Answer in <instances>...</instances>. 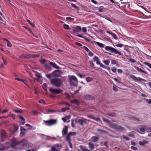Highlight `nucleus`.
Segmentation results:
<instances>
[{"label": "nucleus", "mask_w": 151, "mask_h": 151, "mask_svg": "<svg viewBox=\"0 0 151 151\" xmlns=\"http://www.w3.org/2000/svg\"><path fill=\"white\" fill-rule=\"evenodd\" d=\"M51 84L57 87H59L61 86L63 83L62 79L58 78H55L53 79H50Z\"/></svg>", "instance_id": "obj_1"}, {"label": "nucleus", "mask_w": 151, "mask_h": 151, "mask_svg": "<svg viewBox=\"0 0 151 151\" xmlns=\"http://www.w3.org/2000/svg\"><path fill=\"white\" fill-rule=\"evenodd\" d=\"M60 71L59 70H55L54 71L52 74H47L46 75V76L49 79H51L52 76L54 77H58L60 76Z\"/></svg>", "instance_id": "obj_2"}, {"label": "nucleus", "mask_w": 151, "mask_h": 151, "mask_svg": "<svg viewBox=\"0 0 151 151\" xmlns=\"http://www.w3.org/2000/svg\"><path fill=\"white\" fill-rule=\"evenodd\" d=\"M110 127L111 128L116 129L119 132L122 131L124 129L123 127L114 123L111 124Z\"/></svg>", "instance_id": "obj_3"}, {"label": "nucleus", "mask_w": 151, "mask_h": 151, "mask_svg": "<svg viewBox=\"0 0 151 151\" xmlns=\"http://www.w3.org/2000/svg\"><path fill=\"white\" fill-rule=\"evenodd\" d=\"M45 124L46 125L51 126L55 124L57 122V120L55 119H51L49 120H44Z\"/></svg>", "instance_id": "obj_4"}, {"label": "nucleus", "mask_w": 151, "mask_h": 151, "mask_svg": "<svg viewBox=\"0 0 151 151\" xmlns=\"http://www.w3.org/2000/svg\"><path fill=\"white\" fill-rule=\"evenodd\" d=\"M49 90V91L54 95L59 94L63 91L60 89H54L51 88H50Z\"/></svg>", "instance_id": "obj_5"}, {"label": "nucleus", "mask_w": 151, "mask_h": 151, "mask_svg": "<svg viewBox=\"0 0 151 151\" xmlns=\"http://www.w3.org/2000/svg\"><path fill=\"white\" fill-rule=\"evenodd\" d=\"M70 81L71 85L75 86V84L78 82V80L75 76H72L70 78Z\"/></svg>", "instance_id": "obj_6"}, {"label": "nucleus", "mask_w": 151, "mask_h": 151, "mask_svg": "<svg viewBox=\"0 0 151 151\" xmlns=\"http://www.w3.org/2000/svg\"><path fill=\"white\" fill-rule=\"evenodd\" d=\"M76 134L75 132H70L66 136L65 140L68 142L71 141V137L72 136L75 135Z\"/></svg>", "instance_id": "obj_7"}, {"label": "nucleus", "mask_w": 151, "mask_h": 151, "mask_svg": "<svg viewBox=\"0 0 151 151\" xmlns=\"http://www.w3.org/2000/svg\"><path fill=\"white\" fill-rule=\"evenodd\" d=\"M130 77L136 82H138L139 81H146L145 80L141 78L140 77H137L134 76L132 75H130Z\"/></svg>", "instance_id": "obj_8"}, {"label": "nucleus", "mask_w": 151, "mask_h": 151, "mask_svg": "<svg viewBox=\"0 0 151 151\" xmlns=\"http://www.w3.org/2000/svg\"><path fill=\"white\" fill-rule=\"evenodd\" d=\"M1 141L3 142L4 141L6 138H7V134L4 130H1Z\"/></svg>", "instance_id": "obj_9"}, {"label": "nucleus", "mask_w": 151, "mask_h": 151, "mask_svg": "<svg viewBox=\"0 0 151 151\" xmlns=\"http://www.w3.org/2000/svg\"><path fill=\"white\" fill-rule=\"evenodd\" d=\"M107 50H111V52H114L115 54H118L119 55H121V53L117 50H116L114 48H105Z\"/></svg>", "instance_id": "obj_10"}, {"label": "nucleus", "mask_w": 151, "mask_h": 151, "mask_svg": "<svg viewBox=\"0 0 151 151\" xmlns=\"http://www.w3.org/2000/svg\"><path fill=\"white\" fill-rule=\"evenodd\" d=\"M78 122L81 125L83 126L84 124L87 123V119L82 117L78 120Z\"/></svg>", "instance_id": "obj_11"}, {"label": "nucleus", "mask_w": 151, "mask_h": 151, "mask_svg": "<svg viewBox=\"0 0 151 151\" xmlns=\"http://www.w3.org/2000/svg\"><path fill=\"white\" fill-rule=\"evenodd\" d=\"M85 99L88 100H93L95 98L94 97L91 95L86 94L84 96Z\"/></svg>", "instance_id": "obj_12"}, {"label": "nucleus", "mask_w": 151, "mask_h": 151, "mask_svg": "<svg viewBox=\"0 0 151 151\" xmlns=\"http://www.w3.org/2000/svg\"><path fill=\"white\" fill-rule=\"evenodd\" d=\"M88 148L91 150H92L94 149L95 147L93 143L91 142H88Z\"/></svg>", "instance_id": "obj_13"}, {"label": "nucleus", "mask_w": 151, "mask_h": 151, "mask_svg": "<svg viewBox=\"0 0 151 151\" xmlns=\"http://www.w3.org/2000/svg\"><path fill=\"white\" fill-rule=\"evenodd\" d=\"M21 129V132L20 134V136L21 137L24 136L25 134V131H26V129L22 127H21L20 128Z\"/></svg>", "instance_id": "obj_14"}, {"label": "nucleus", "mask_w": 151, "mask_h": 151, "mask_svg": "<svg viewBox=\"0 0 151 151\" xmlns=\"http://www.w3.org/2000/svg\"><path fill=\"white\" fill-rule=\"evenodd\" d=\"M81 30V27L80 26L73 28V31L74 33L80 32Z\"/></svg>", "instance_id": "obj_15"}, {"label": "nucleus", "mask_w": 151, "mask_h": 151, "mask_svg": "<svg viewBox=\"0 0 151 151\" xmlns=\"http://www.w3.org/2000/svg\"><path fill=\"white\" fill-rule=\"evenodd\" d=\"M12 146H15L19 143V142L16 140L15 138H13L12 139Z\"/></svg>", "instance_id": "obj_16"}, {"label": "nucleus", "mask_w": 151, "mask_h": 151, "mask_svg": "<svg viewBox=\"0 0 151 151\" xmlns=\"http://www.w3.org/2000/svg\"><path fill=\"white\" fill-rule=\"evenodd\" d=\"M99 137L96 136H93L90 138V140L93 142H97L99 139Z\"/></svg>", "instance_id": "obj_17"}, {"label": "nucleus", "mask_w": 151, "mask_h": 151, "mask_svg": "<svg viewBox=\"0 0 151 151\" xmlns=\"http://www.w3.org/2000/svg\"><path fill=\"white\" fill-rule=\"evenodd\" d=\"M70 102L71 103L77 105H79L80 103V102L78 100L75 99L73 100H70Z\"/></svg>", "instance_id": "obj_18"}, {"label": "nucleus", "mask_w": 151, "mask_h": 151, "mask_svg": "<svg viewBox=\"0 0 151 151\" xmlns=\"http://www.w3.org/2000/svg\"><path fill=\"white\" fill-rule=\"evenodd\" d=\"M93 60L94 62H96V64L97 65H99L101 63L100 61H99L98 58L96 56H95L93 58Z\"/></svg>", "instance_id": "obj_19"}, {"label": "nucleus", "mask_w": 151, "mask_h": 151, "mask_svg": "<svg viewBox=\"0 0 151 151\" xmlns=\"http://www.w3.org/2000/svg\"><path fill=\"white\" fill-rule=\"evenodd\" d=\"M59 146L57 145H54L51 147V151H59V149L58 148Z\"/></svg>", "instance_id": "obj_20"}, {"label": "nucleus", "mask_w": 151, "mask_h": 151, "mask_svg": "<svg viewBox=\"0 0 151 151\" xmlns=\"http://www.w3.org/2000/svg\"><path fill=\"white\" fill-rule=\"evenodd\" d=\"M102 120L104 122H106L108 124H109L110 126L111 124L113 123H112L109 120L107 119L104 118V117H102Z\"/></svg>", "instance_id": "obj_21"}, {"label": "nucleus", "mask_w": 151, "mask_h": 151, "mask_svg": "<svg viewBox=\"0 0 151 151\" xmlns=\"http://www.w3.org/2000/svg\"><path fill=\"white\" fill-rule=\"evenodd\" d=\"M68 132V127L65 126V127L63 128L62 131V134L64 136V135L67 134Z\"/></svg>", "instance_id": "obj_22"}, {"label": "nucleus", "mask_w": 151, "mask_h": 151, "mask_svg": "<svg viewBox=\"0 0 151 151\" xmlns=\"http://www.w3.org/2000/svg\"><path fill=\"white\" fill-rule=\"evenodd\" d=\"M50 65H51L54 68L59 69L60 68L57 66V65L55 63H54L52 62H49V63Z\"/></svg>", "instance_id": "obj_23"}, {"label": "nucleus", "mask_w": 151, "mask_h": 151, "mask_svg": "<svg viewBox=\"0 0 151 151\" xmlns=\"http://www.w3.org/2000/svg\"><path fill=\"white\" fill-rule=\"evenodd\" d=\"M15 115L13 114H10L8 115L6 117H4V119H6L8 117H12V118L13 119H14L15 118Z\"/></svg>", "instance_id": "obj_24"}, {"label": "nucleus", "mask_w": 151, "mask_h": 151, "mask_svg": "<svg viewBox=\"0 0 151 151\" xmlns=\"http://www.w3.org/2000/svg\"><path fill=\"white\" fill-rule=\"evenodd\" d=\"M136 69L139 72H142L146 74H147V71L142 70L141 68H139V67H137L136 68Z\"/></svg>", "instance_id": "obj_25"}, {"label": "nucleus", "mask_w": 151, "mask_h": 151, "mask_svg": "<svg viewBox=\"0 0 151 151\" xmlns=\"http://www.w3.org/2000/svg\"><path fill=\"white\" fill-rule=\"evenodd\" d=\"M79 147L81 150L83 151H90V150H88L84 146L80 145Z\"/></svg>", "instance_id": "obj_26"}, {"label": "nucleus", "mask_w": 151, "mask_h": 151, "mask_svg": "<svg viewBox=\"0 0 151 151\" xmlns=\"http://www.w3.org/2000/svg\"><path fill=\"white\" fill-rule=\"evenodd\" d=\"M25 125L27 127H29V129L31 130H35L36 129V127H35L31 126L29 124H26Z\"/></svg>", "instance_id": "obj_27"}, {"label": "nucleus", "mask_w": 151, "mask_h": 151, "mask_svg": "<svg viewBox=\"0 0 151 151\" xmlns=\"http://www.w3.org/2000/svg\"><path fill=\"white\" fill-rule=\"evenodd\" d=\"M19 117L22 121V122H21V124L22 125H24V124L25 122V119L21 116L19 115Z\"/></svg>", "instance_id": "obj_28"}, {"label": "nucleus", "mask_w": 151, "mask_h": 151, "mask_svg": "<svg viewBox=\"0 0 151 151\" xmlns=\"http://www.w3.org/2000/svg\"><path fill=\"white\" fill-rule=\"evenodd\" d=\"M94 43L95 44H96L98 45V46L100 47H104L105 46L104 44L99 42H95Z\"/></svg>", "instance_id": "obj_29"}, {"label": "nucleus", "mask_w": 151, "mask_h": 151, "mask_svg": "<svg viewBox=\"0 0 151 151\" xmlns=\"http://www.w3.org/2000/svg\"><path fill=\"white\" fill-rule=\"evenodd\" d=\"M144 126L147 132H151V127L146 125H145Z\"/></svg>", "instance_id": "obj_30"}, {"label": "nucleus", "mask_w": 151, "mask_h": 151, "mask_svg": "<svg viewBox=\"0 0 151 151\" xmlns=\"http://www.w3.org/2000/svg\"><path fill=\"white\" fill-rule=\"evenodd\" d=\"M44 66L45 68L48 70H51V67L50 65L48 64H45Z\"/></svg>", "instance_id": "obj_31"}, {"label": "nucleus", "mask_w": 151, "mask_h": 151, "mask_svg": "<svg viewBox=\"0 0 151 151\" xmlns=\"http://www.w3.org/2000/svg\"><path fill=\"white\" fill-rule=\"evenodd\" d=\"M15 80H17L19 81H22L28 87V85L25 83V80L22 79H20L19 78H15Z\"/></svg>", "instance_id": "obj_32"}, {"label": "nucleus", "mask_w": 151, "mask_h": 151, "mask_svg": "<svg viewBox=\"0 0 151 151\" xmlns=\"http://www.w3.org/2000/svg\"><path fill=\"white\" fill-rule=\"evenodd\" d=\"M14 128L13 129V132H15L17 131L18 129V127L17 125H15L14 124Z\"/></svg>", "instance_id": "obj_33"}, {"label": "nucleus", "mask_w": 151, "mask_h": 151, "mask_svg": "<svg viewBox=\"0 0 151 151\" xmlns=\"http://www.w3.org/2000/svg\"><path fill=\"white\" fill-rule=\"evenodd\" d=\"M148 143V142L146 141H139V143L140 145H143L146 144Z\"/></svg>", "instance_id": "obj_34"}, {"label": "nucleus", "mask_w": 151, "mask_h": 151, "mask_svg": "<svg viewBox=\"0 0 151 151\" xmlns=\"http://www.w3.org/2000/svg\"><path fill=\"white\" fill-rule=\"evenodd\" d=\"M107 114V115L113 117H115L116 116V114L114 113H108Z\"/></svg>", "instance_id": "obj_35"}, {"label": "nucleus", "mask_w": 151, "mask_h": 151, "mask_svg": "<svg viewBox=\"0 0 151 151\" xmlns=\"http://www.w3.org/2000/svg\"><path fill=\"white\" fill-rule=\"evenodd\" d=\"M70 109L69 107H66L62 108L61 109V111L63 112H65L66 111L69 110Z\"/></svg>", "instance_id": "obj_36"}, {"label": "nucleus", "mask_w": 151, "mask_h": 151, "mask_svg": "<svg viewBox=\"0 0 151 151\" xmlns=\"http://www.w3.org/2000/svg\"><path fill=\"white\" fill-rule=\"evenodd\" d=\"M46 112L47 113H50L55 112H56V111L52 109H49L47 110Z\"/></svg>", "instance_id": "obj_37"}, {"label": "nucleus", "mask_w": 151, "mask_h": 151, "mask_svg": "<svg viewBox=\"0 0 151 151\" xmlns=\"http://www.w3.org/2000/svg\"><path fill=\"white\" fill-rule=\"evenodd\" d=\"M93 80L92 78L90 77H87L86 78V80L87 82H90Z\"/></svg>", "instance_id": "obj_38"}, {"label": "nucleus", "mask_w": 151, "mask_h": 151, "mask_svg": "<svg viewBox=\"0 0 151 151\" xmlns=\"http://www.w3.org/2000/svg\"><path fill=\"white\" fill-rule=\"evenodd\" d=\"M5 150L4 145L0 143V151H3Z\"/></svg>", "instance_id": "obj_39"}, {"label": "nucleus", "mask_w": 151, "mask_h": 151, "mask_svg": "<svg viewBox=\"0 0 151 151\" xmlns=\"http://www.w3.org/2000/svg\"><path fill=\"white\" fill-rule=\"evenodd\" d=\"M104 63L106 65H108L109 64V59L106 60L104 61Z\"/></svg>", "instance_id": "obj_40"}, {"label": "nucleus", "mask_w": 151, "mask_h": 151, "mask_svg": "<svg viewBox=\"0 0 151 151\" xmlns=\"http://www.w3.org/2000/svg\"><path fill=\"white\" fill-rule=\"evenodd\" d=\"M46 86L47 84L46 83H44L42 86V88L44 89L45 91H47Z\"/></svg>", "instance_id": "obj_41"}, {"label": "nucleus", "mask_w": 151, "mask_h": 151, "mask_svg": "<svg viewBox=\"0 0 151 151\" xmlns=\"http://www.w3.org/2000/svg\"><path fill=\"white\" fill-rule=\"evenodd\" d=\"M131 118L137 121H139V118H136L134 116H132L131 117Z\"/></svg>", "instance_id": "obj_42"}, {"label": "nucleus", "mask_w": 151, "mask_h": 151, "mask_svg": "<svg viewBox=\"0 0 151 151\" xmlns=\"http://www.w3.org/2000/svg\"><path fill=\"white\" fill-rule=\"evenodd\" d=\"M71 6L74 8L75 9H77V10H78L79 9V8L77 6H76L75 4H73V3L71 4Z\"/></svg>", "instance_id": "obj_43"}, {"label": "nucleus", "mask_w": 151, "mask_h": 151, "mask_svg": "<svg viewBox=\"0 0 151 151\" xmlns=\"http://www.w3.org/2000/svg\"><path fill=\"white\" fill-rule=\"evenodd\" d=\"M117 86L115 85L113 86V89L114 91L116 92L118 91V89L117 88Z\"/></svg>", "instance_id": "obj_44"}, {"label": "nucleus", "mask_w": 151, "mask_h": 151, "mask_svg": "<svg viewBox=\"0 0 151 151\" xmlns=\"http://www.w3.org/2000/svg\"><path fill=\"white\" fill-rule=\"evenodd\" d=\"M112 78L113 79H114L115 81L119 83V84H122V83L121 81H119L116 78H113V77H112Z\"/></svg>", "instance_id": "obj_45"}, {"label": "nucleus", "mask_w": 151, "mask_h": 151, "mask_svg": "<svg viewBox=\"0 0 151 151\" xmlns=\"http://www.w3.org/2000/svg\"><path fill=\"white\" fill-rule=\"evenodd\" d=\"M143 64L145 65H147L148 67L151 68V64L147 63V62H144L143 63Z\"/></svg>", "instance_id": "obj_46"}, {"label": "nucleus", "mask_w": 151, "mask_h": 151, "mask_svg": "<svg viewBox=\"0 0 151 151\" xmlns=\"http://www.w3.org/2000/svg\"><path fill=\"white\" fill-rule=\"evenodd\" d=\"M111 70L114 73H116V67H112L111 68Z\"/></svg>", "instance_id": "obj_47"}, {"label": "nucleus", "mask_w": 151, "mask_h": 151, "mask_svg": "<svg viewBox=\"0 0 151 151\" xmlns=\"http://www.w3.org/2000/svg\"><path fill=\"white\" fill-rule=\"evenodd\" d=\"M39 102L41 104H45L46 103L45 101L42 99H40L39 101Z\"/></svg>", "instance_id": "obj_48"}, {"label": "nucleus", "mask_w": 151, "mask_h": 151, "mask_svg": "<svg viewBox=\"0 0 151 151\" xmlns=\"http://www.w3.org/2000/svg\"><path fill=\"white\" fill-rule=\"evenodd\" d=\"M13 111L17 113H22V111H21L17 109H14L13 110Z\"/></svg>", "instance_id": "obj_49"}, {"label": "nucleus", "mask_w": 151, "mask_h": 151, "mask_svg": "<svg viewBox=\"0 0 151 151\" xmlns=\"http://www.w3.org/2000/svg\"><path fill=\"white\" fill-rule=\"evenodd\" d=\"M139 129L142 132H144L146 130L145 128L143 127L140 128Z\"/></svg>", "instance_id": "obj_50"}, {"label": "nucleus", "mask_w": 151, "mask_h": 151, "mask_svg": "<svg viewBox=\"0 0 151 151\" xmlns=\"http://www.w3.org/2000/svg\"><path fill=\"white\" fill-rule=\"evenodd\" d=\"M33 114L34 115H37L38 114V112L35 110H33L32 111Z\"/></svg>", "instance_id": "obj_51"}, {"label": "nucleus", "mask_w": 151, "mask_h": 151, "mask_svg": "<svg viewBox=\"0 0 151 151\" xmlns=\"http://www.w3.org/2000/svg\"><path fill=\"white\" fill-rule=\"evenodd\" d=\"M71 125L73 127H76V125L74 123V121L73 119H72L71 120Z\"/></svg>", "instance_id": "obj_52"}, {"label": "nucleus", "mask_w": 151, "mask_h": 151, "mask_svg": "<svg viewBox=\"0 0 151 151\" xmlns=\"http://www.w3.org/2000/svg\"><path fill=\"white\" fill-rule=\"evenodd\" d=\"M104 8V7L103 6H100L99 8V11L100 12H102Z\"/></svg>", "instance_id": "obj_53"}, {"label": "nucleus", "mask_w": 151, "mask_h": 151, "mask_svg": "<svg viewBox=\"0 0 151 151\" xmlns=\"http://www.w3.org/2000/svg\"><path fill=\"white\" fill-rule=\"evenodd\" d=\"M101 67L103 68H104L105 69H106L107 68V67L105 65H103L101 63H100V64L99 65Z\"/></svg>", "instance_id": "obj_54"}, {"label": "nucleus", "mask_w": 151, "mask_h": 151, "mask_svg": "<svg viewBox=\"0 0 151 151\" xmlns=\"http://www.w3.org/2000/svg\"><path fill=\"white\" fill-rule=\"evenodd\" d=\"M131 149L135 150H138V148L137 147L134 146H131Z\"/></svg>", "instance_id": "obj_55"}, {"label": "nucleus", "mask_w": 151, "mask_h": 151, "mask_svg": "<svg viewBox=\"0 0 151 151\" xmlns=\"http://www.w3.org/2000/svg\"><path fill=\"white\" fill-rule=\"evenodd\" d=\"M89 63L90 64V65L92 67H93L94 66V64L93 63V62L92 61V60H91V61H89Z\"/></svg>", "instance_id": "obj_56"}, {"label": "nucleus", "mask_w": 151, "mask_h": 151, "mask_svg": "<svg viewBox=\"0 0 151 151\" xmlns=\"http://www.w3.org/2000/svg\"><path fill=\"white\" fill-rule=\"evenodd\" d=\"M111 35L114 37V39L115 40H116L117 39V37L115 34L112 33V34H111Z\"/></svg>", "instance_id": "obj_57"}, {"label": "nucleus", "mask_w": 151, "mask_h": 151, "mask_svg": "<svg viewBox=\"0 0 151 151\" xmlns=\"http://www.w3.org/2000/svg\"><path fill=\"white\" fill-rule=\"evenodd\" d=\"M64 28L65 29H67L68 28L69 26L68 25L65 24L63 25Z\"/></svg>", "instance_id": "obj_58"}, {"label": "nucleus", "mask_w": 151, "mask_h": 151, "mask_svg": "<svg viewBox=\"0 0 151 151\" xmlns=\"http://www.w3.org/2000/svg\"><path fill=\"white\" fill-rule=\"evenodd\" d=\"M94 120H95L97 122H98L100 121V119L99 118H95L94 117L93 119Z\"/></svg>", "instance_id": "obj_59"}, {"label": "nucleus", "mask_w": 151, "mask_h": 151, "mask_svg": "<svg viewBox=\"0 0 151 151\" xmlns=\"http://www.w3.org/2000/svg\"><path fill=\"white\" fill-rule=\"evenodd\" d=\"M111 63L113 65L116 64L117 62L116 60H113L111 61Z\"/></svg>", "instance_id": "obj_60"}, {"label": "nucleus", "mask_w": 151, "mask_h": 151, "mask_svg": "<svg viewBox=\"0 0 151 151\" xmlns=\"http://www.w3.org/2000/svg\"><path fill=\"white\" fill-rule=\"evenodd\" d=\"M129 60L131 62H132V63H135L136 62V61L134 59L130 58V59H129Z\"/></svg>", "instance_id": "obj_61"}, {"label": "nucleus", "mask_w": 151, "mask_h": 151, "mask_svg": "<svg viewBox=\"0 0 151 151\" xmlns=\"http://www.w3.org/2000/svg\"><path fill=\"white\" fill-rule=\"evenodd\" d=\"M75 44L77 46H78L81 47V46H82V45L81 44L79 43H78V42H75Z\"/></svg>", "instance_id": "obj_62"}, {"label": "nucleus", "mask_w": 151, "mask_h": 151, "mask_svg": "<svg viewBox=\"0 0 151 151\" xmlns=\"http://www.w3.org/2000/svg\"><path fill=\"white\" fill-rule=\"evenodd\" d=\"M88 55L89 56L91 57L93 56V53L91 51H89L88 53Z\"/></svg>", "instance_id": "obj_63"}, {"label": "nucleus", "mask_w": 151, "mask_h": 151, "mask_svg": "<svg viewBox=\"0 0 151 151\" xmlns=\"http://www.w3.org/2000/svg\"><path fill=\"white\" fill-rule=\"evenodd\" d=\"M146 101L148 104H151V99H146Z\"/></svg>", "instance_id": "obj_64"}]
</instances>
